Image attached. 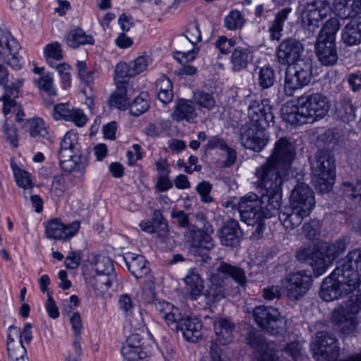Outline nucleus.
Masks as SVG:
<instances>
[{
	"mask_svg": "<svg viewBox=\"0 0 361 361\" xmlns=\"http://www.w3.org/2000/svg\"><path fill=\"white\" fill-rule=\"evenodd\" d=\"M155 306L169 328L180 333L186 341L196 343L202 338V323L199 319L183 317L178 308L165 301H159Z\"/></svg>",
	"mask_w": 361,
	"mask_h": 361,
	"instance_id": "obj_1",
	"label": "nucleus"
},
{
	"mask_svg": "<svg viewBox=\"0 0 361 361\" xmlns=\"http://www.w3.org/2000/svg\"><path fill=\"white\" fill-rule=\"evenodd\" d=\"M296 155L293 145L286 137H281L275 143L274 149L266 164L257 169L255 175L263 171L265 173L272 172L271 178H280L285 180L293 160Z\"/></svg>",
	"mask_w": 361,
	"mask_h": 361,
	"instance_id": "obj_2",
	"label": "nucleus"
},
{
	"mask_svg": "<svg viewBox=\"0 0 361 361\" xmlns=\"http://www.w3.org/2000/svg\"><path fill=\"white\" fill-rule=\"evenodd\" d=\"M272 172L265 173L261 171L257 173L258 185L266 190V193L259 197L262 201V218H270L276 214L279 215L281 201V185L284 180L280 178H271Z\"/></svg>",
	"mask_w": 361,
	"mask_h": 361,
	"instance_id": "obj_3",
	"label": "nucleus"
},
{
	"mask_svg": "<svg viewBox=\"0 0 361 361\" xmlns=\"http://www.w3.org/2000/svg\"><path fill=\"white\" fill-rule=\"evenodd\" d=\"M329 107V101L324 95L319 93L305 94L298 99L295 121L299 124L313 123L324 118Z\"/></svg>",
	"mask_w": 361,
	"mask_h": 361,
	"instance_id": "obj_4",
	"label": "nucleus"
},
{
	"mask_svg": "<svg viewBox=\"0 0 361 361\" xmlns=\"http://www.w3.org/2000/svg\"><path fill=\"white\" fill-rule=\"evenodd\" d=\"M313 181L322 193L329 192L336 176L335 159L330 152L318 150L311 161Z\"/></svg>",
	"mask_w": 361,
	"mask_h": 361,
	"instance_id": "obj_5",
	"label": "nucleus"
},
{
	"mask_svg": "<svg viewBox=\"0 0 361 361\" xmlns=\"http://www.w3.org/2000/svg\"><path fill=\"white\" fill-rule=\"evenodd\" d=\"M217 271L218 273L212 274L210 286L206 293L207 297L212 302L219 301L226 296L225 279L221 278L219 274L231 277L241 286L246 283L245 272L240 268L223 262L217 268Z\"/></svg>",
	"mask_w": 361,
	"mask_h": 361,
	"instance_id": "obj_6",
	"label": "nucleus"
},
{
	"mask_svg": "<svg viewBox=\"0 0 361 361\" xmlns=\"http://www.w3.org/2000/svg\"><path fill=\"white\" fill-rule=\"evenodd\" d=\"M348 281V279H343L340 269L336 268L322 281L319 297L324 301L331 302L353 292L357 288Z\"/></svg>",
	"mask_w": 361,
	"mask_h": 361,
	"instance_id": "obj_7",
	"label": "nucleus"
},
{
	"mask_svg": "<svg viewBox=\"0 0 361 361\" xmlns=\"http://www.w3.org/2000/svg\"><path fill=\"white\" fill-rule=\"evenodd\" d=\"M252 316L257 326L271 334H276L287 329V320L276 308L259 305L252 310Z\"/></svg>",
	"mask_w": 361,
	"mask_h": 361,
	"instance_id": "obj_8",
	"label": "nucleus"
},
{
	"mask_svg": "<svg viewBox=\"0 0 361 361\" xmlns=\"http://www.w3.org/2000/svg\"><path fill=\"white\" fill-rule=\"evenodd\" d=\"M195 219L197 222L202 225L200 228L195 225L190 226L186 233L188 240L190 241L191 245L194 248L212 250L215 246L212 237L214 231L212 224L206 221L205 215L202 212L196 213Z\"/></svg>",
	"mask_w": 361,
	"mask_h": 361,
	"instance_id": "obj_9",
	"label": "nucleus"
},
{
	"mask_svg": "<svg viewBox=\"0 0 361 361\" xmlns=\"http://www.w3.org/2000/svg\"><path fill=\"white\" fill-rule=\"evenodd\" d=\"M293 71L286 72L284 90L288 96H292L295 90L308 85L311 80L312 61L310 59L299 61L294 64Z\"/></svg>",
	"mask_w": 361,
	"mask_h": 361,
	"instance_id": "obj_10",
	"label": "nucleus"
},
{
	"mask_svg": "<svg viewBox=\"0 0 361 361\" xmlns=\"http://www.w3.org/2000/svg\"><path fill=\"white\" fill-rule=\"evenodd\" d=\"M286 294L291 300H298L303 297L312 285V276L309 271L290 273L281 280Z\"/></svg>",
	"mask_w": 361,
	"mask_h": 361,
	"instance_id": "obj_11",
	"label": "nucleus"
},
{
	"mask_svg": "<svg viewBox=\"0 0 361 361\" xmlns=\"http://www.w3.org/2000/svg\"><path fill=\"white\" fill-rule=\"evenodd\" d=\"M247 118L246 122L260 128H267L269 123H274L272 106L268 99L252 100L247 107Z\"/></svg>",
	"mask_w": 361,
	"mask_h": 361,
	"instance_id": "obj_12",
	"label": "nucleus"
},
{
	"mask_svg": "<svg viewBox=\"0 0 361 361\" xmlns=\"http://www.w3.org/2000/svg\"><path fill=\"white\" fill-rule=\"evenodd\" d=\"M265 128L245 123L239 128V140L241 145L247 149L260 152L267 144L269 137Z\"/></svg>",
	"mask_w": 361,
	"mask_h": 361,
	"instance_id": "obj_13",
	"label": "nucleus"
},
{
	"mask_svg": "<svg viewBox=\"0 0 361 361\" xmlns=\"http://www.w3.org/2000/svg\"><path fill=\"white\" fill-rule=\"evenodd\" d=\"M336 268L340 269L343 279H348V283L359 287L361 283V248L349 252Z\"/></svg>",
	"mask_w": 361,
	"mask_h": 361,
	"instance_id": "obj_14",
	"label": "nucleus"
},
{
	"mask_svg": "<svg viewBox=\"0 0 361 361\" xmlns=\"http://www.w3.org/2000/svg\"><path fill=\"white\" fill-rule=\"evenodd\" d=\"M262 201L255 193H248L241 197L238 202L241 220L247 225H255L262 219Z\"/></svg>",
	"mask_w": 361,
	"mask_h": 361,
	"instance_id": "obj_15",
	"label": "nucleus"
},
{
	"mask_svg": "<svg viewBox=\"0 0 361 361\" xmlns=\"http://www.w3.org/2000/svg\"><path fill=\"white\" fill-rule=\"evenodd\" d=\"M304 47L298 39L288 38L282 41L276 50L277 60L282 65L295 64L299 61L305 60L302 58Z\"/></svg>",
	"mask_w": 361,
	"mask_h": 361,
	"instance_id": "obj_16",
	"label": "nucleus"
},
{
	"mask_svg": "<svg viewBox=\"0 0 361 361\" xmlns=\"http://www.w3.org/2000/svg\"><path fill=\"white\" fill-rule=\"evenodd\" d=\"M311 350L315 356H322L330 361L338 356L339 348L336 338L330 333L319 332L315 340L311 343Z\"/></svg>",
	"mask_w": 361,
	"mask_h": 361,
	"instance_id": "obj_17",
	"label": "nucleus"
},
{
	"mask_svg": "<svg viewBox=\"0 0 361 361\" xmlns=\"http://www.w3.org/2000/svg\"><path fill=\"white\" fill-rule=\"evenodd\" d=\"M20 44L6 29L0 28V60L6 61L14 68H20L17 56Z\"/></svg>",
	"mask_w": 361,
	"mask_h": 361,
	"instance_id": "obj_18",
	"label": "nucleus"
},
{
	"mask_svg": "<svg viewBox=\"0 0 361 361\" xmlns=\"http://www.w3.org/2000/svg\"><path fill=\"white\" fill-rule=\"evenodd\" d=\"M290 206L301 209L304 214H310L315 200L312 189L304 183H298L292 190Z\"/></svg>",
	"mask_w": 361,
	"mask_h": 361,
	"instance_id": "obj_19",
	"label": "nucleus"
},
{
	"mask_svg": "<svg viewBox=\"0 0 361 361\" xmlns=\"http://www.w3.org/2000/svg\"><path fill=\"white\" fill-rule=\"evenodd\" d=\"M247 342L256 352L257 361H279L276 355L274 344L267 343L260 334L250 331L247 336Z\"/></svg>",
	"mask_w": 361,
	"mask_h": 361,
	"instance_id": "obj_20",
	"label": "nucleus"
},
{
	"mask_svg": "<svg viewBox=\"0 0 361 361\" xmlns=\"http://www.w3.org/2000/svg\"><path fill=\"white\" fill-rule=\"evenodd\" d=\"M331 11V2L327 0L314 1L308 5L302 16V23L308 27H317L321 20Z\"/></svg>",
	"mask_w": 361,
	"mask_h": 361,
	"instance_id": "obj_21",
	"label": "nucleus"
},
{
	"mask_svg": "<svg viewBox=\"0 0 361 361\" xmlns=\"http://www.w3.org/2000/svg\"><path fill=\"white\" fill-rule=\"evenodd\" d=\"M80 221L66 225L59 219L49 221L46 226L47 237L55 240H66L75 235L80 228Z\"/></svg>",
	"mask_w": 361,
	"mask_h": 361,
	"instance_id": "obj_22",
	"label": "nucleus"
},
{
	"mask_svg": "<svg viewBox=\"0 0 361 361\" xmlns=\"http://www.w3.org/2000/svg\"><path fill=\"white\" fill-rule=\"evenodd\" d=\"M331 319L344 334L353 331L358 323L356 315L348 308L343 307L336 308L332 312Z\"/></svg>",
	"mask_w": 361,
	"mask_h": 361,
	"instance_id": "obj_23",
	"label": "nucleus"
},
{
	"mask_svg": "<svg viewBox=\"0 0 361 361\" xmlns=\"http://www.w3.org/2000/svg\"><path fill=\"white\" fill-rule=\"evenodd\" d=\"M315 49L319 60L324 66L334 65L337 61L335 41L324 39L322 36H318Z\"/></svg>",
	"mask_w": 361,
	"mask_h": 361,
	"instance_id": "obj_24",
	"label": "nucleus"
},
{
	"mask_svg": "<svg viewBox=\"0 0 361 361\" xmlns=\"http://www.w3.org/2000/svg\"><path fill=\"white\" fill-rule=\"evenodd\" d=\"M54 116L56 119L63 118L73 121L77 126L82 127L86 123L87 118L82 110L70 108L66 104H60L54 108Z\"/></svg>",
	"mask_w": 361,
	"mask_h": 361,
	"instance_id": "obj_25",
	"label": "nucleus"
},
{
	"mask_svg": "<svg viewBox=\"0 0 361 361\" xmlns=\"http://www.w3.org/2000/svg\"><path fill=\"white\" fill-rule=\"evenodd\" d=\"M341 39L348 47L361 44V16L350 19L342 30Z\"/></svg>",
	"mask_w": 361,
	"mask_h": 361,
	"instance_id": "obj_26",
	"label": "nucleus"
},
{
	"mask_svg": "<svg viewBox=\"0 0 361 361\" xmlns=\"http://www.w3.org/2000/svg\"><path fill=\"white\" fill-rule=\"evenodd\" d=\"M123 357L128 361H137L147 357L140 344L139 335L133 334L128 337L121 348Z\"/></svg>",
	"mask_w": 361,
	"mask_h": 361,
	"instance_id": "obj_27",
	"label": "nucleus"
},
{
	"mask_svg": "<svg viewBox=\"0 0 361 361\" xmlns=\"http://www.w3.org/2000/svg\"><path fill=\"white\" fill-rule=\"evenodd\" d=\"M124 259L129 271L135 278L142 279L149 274V263L143 256L128 253Z\"/></svg>",
	"mask_w": 361,
	"mask_h": 361,
	"instance_id": "obj_28",
	"label": "nucleus"
},
{
	"mask_svg": "<svg viewBox=\"0 0 361 361\" xmlns=\"http://www.w3.org/2000/svg\"><path fill=\"white\" fill-rule=\"evenodd\" d=\"M241 230L237 221L231 219L221 228L219 238L223 245L235 246L239 243Z\"/></svg>",
	"mask_w": 361,
	"mask_h": 361,
	"instance_id": "obj_29",
	"label": "nucleus"
},
{
	"mask_svg": "<svg viewBox=\"0 0 361 361\" xmlns=\"http://www.w3.org/2000/svg\"><path fill=\"white\" fill-rule=\"evenodd\" d=\"M335 114L343 122L349 123L355 118V107L352 99L346 95H341L334 102Z\"/></svg>",
	"mask_w": 361,
	"mask_h": 361,
	"instance_id": "obj_30",
	"label": "nucleus"
},
{
	"mask_svg": "<svg viewBox=\"0 0 361 361\" xmlns=\"http://www.w3.org/2000/svg\"><path fill=\"white\" fill-rule=\"evenodd\" d=\"M335 11L342 19H353L361 16V4L359 0H338Z\"/></svg>",
	"mask_w": 361,
	"mask_h": 361,
	"instance_id": "obj_31",
	"label": "nucleus"
},
{
	"mask_svg": "<svg viewBox=\"0 0 361 361\" xmlns=\"http://www.w3.org/2000/svg\"><path fill=\"white\" fill-rule=\"evenodd\" d=\"M90 283L95 290L105 293L110 288L117 285V277L114 269L111 271L95 274L90 280Z\"/></svg>",
	"mask_w": 361,
	"mask_h": 361,
	"instance_id": "obj_32",
	"label": "nucleus"
},
{
	"mask_svg": "<svg viewBox=\"0 0 361 361\" xmlns=\"http://www.w3.org/2000/svg\"><path fill=\"white\" fill-rule=\"evenodd\" d=\"M310 214H304V212L295 207L286 208L284 211L279 213V220L286 229H293L299 226L303 218L309 216Z\"/></svg>",
	"mask_w": 361,
	"mask_h": 361,
	"instance_id": "obj_33",
	"label": "nucleus"
},
{
	"mask_svg": "<svg viewBox=\"0 0 361 361\" xmlns=\"http://www.w3.org/2000/svg\"><path fill=\"white\" fill-rule=\"evenodd\" d=\"M171 116L176 121H190L197 116V113L191 101L182 99L177 101Z\"/></svg>",
	"mask_w": 361,
	"mask_h": 361,
	"instance_id": "obj_34",
	"label": "nucleus"
},
{
	"mask_svg": "<svg viewBox=\"0 0 361 361\" xmlns=\"http://www.w3.org/2000/svg\"><path fill=\"white\" fill-rule=\"evenodd\" d=\"M29 133L31 137L35 138L36 141L44 145L51 142L49 132L45 126L44 122L39 118H32L28 121Z\"/></svg>",
	"mask_w": 361,
	"mask_h": 361,
	"instance_id": "obj_35",
	"label": "nucleus"
},
{
	"mask_svg": "<svg viewBox=\"0 0 361 361\" xmlns=\"http://www.w3.org/2000/svg\"><path fill=\"white\" fill-rule=\"evenodd\" d=\"M184 281L191 299L196 300L202 294L204 288L203 281L195 269L190 270L188 275L185 277Z\"/></svg>",
	"mask_w": 361,
	"mask_h": 361,
	"instance_id": "obj_36",
	"label": "nucleus"
},
{
	"mask_svg": "<svg viewBox=\"0 0 361 361\" xmlns=\"http://www.w3.org/2000/svg\"><path fill=\"white\" fill-rule=\"evenodd\" d=\"M23 78L9 80L8 71L4 66L0 65V85L4 87L7 94H13L14 97H17L18 89L23 85Z\"/></svg>",
	"mask_w": 361,
	"mask_h": 361,
	"instance_id": "obj_37",
	"label": "nucleus"
},
{
	"mask_svg": "<svg viewBox=\"0 0 361 361\" xmlns=\"http://www.w3.org/2000/svg\"><path fill=\"white\" fill-rule=\"evenodd\" d=\"M78 140L76 134L71 132L67 133L61 143L59 157L67 158V157H70V154L80 153Z\"/></svg>",
	"mask_w": 361,
	"mask_h": 361,
	"instance_id": "obj_38",
	"label": "nucleus"
},
{
	"mask_svg": "<svg viewBox=\"0 0 361 361\" xmlns=\"http://www.w3.org/2000/svg\"><path fill=\"white\" fill-rule=\"evenodd\" d=\"M233 70L238 71L244 69L252 61V56L248 49L237 47L235 48L231 57Z\"/></svg>",
	"mask_w": 361,
	"mask_h": 361,
	"instance_id": "obj_39",
	"label": "nucleus"
},
{
	"mask_svg": "<svg viewBox=\"0 0 361 361\" xmlns=\"http://www.w3.org/2000/svg\"><path fill=\"white\" fill-rule=\"evenodd\" d=\"M66 39L68 45L72 48H77L84 44H93L94 43L93 37L91 35H87L82 30L79 28L71 31Z\"/></svg>",
	"mask_w": 361,
	"mask_h": 361,
	"instance_id": "obj_40",
	"label": "nucleus"
},
{
	"mask_svg": "<svg viewBox=\"0 0 361 361\" xmlns=\"http://www.w3.org/2000/svg\"><path fill=\"white\" fill-rule=\"evenodd\" d=\"M309 264L313 270L314 276L317 277L326 272L327 269L332 264L320 250H315L312 257L310 258Z\"/></svg>",
	"mask_w": 361,
	"mask_h": 361,
	"instance_id": "obj_41",
	"label": "nucleus"
},
{
	"mask_svg": "<svg viewBox=\"0 0 361 361\" xmlns=\"http://www.w3.org/2000/svg\"><path fill=\"white\" fill-rule=\"evenodd\" d=\"M88 262L92 269L95 271V274L111 271L114 269L112 261L101 255L91 254L88 257Z\"/></svg>",
	"mask_w": 361,
	"mask_h": 361,
	"instance_id": "obj_42",
	"label": "nucleus"
},
{
	"mask_svg": "<svg viewBox=\"0 0 361 361\" xmlns=\"http://www.w3.org/2000/svg\"><path fill=\"white\" fill-rule=\"evenodd\" d=\"M347 248L345 240L340 239L331 244H327L323 246L320 251L330 260L331 263L341 255Z\"/></svg>",
	"mask_w": 361,
	"mask_h": 361,
	"instance_id": "obj_43",
	"label": "nucleus"
},
{
	"mask_svg": "<svg viewBox=\"0 0 361 361\" xmlns=\"http://www.w3.org/2000/svg\"><path fill=\"white\" fill-rule=\"evenodd\" d=\"M111 99L113 106L119 109H126L130 103L126 85L118 82L116 90L112 93Z\"/></svg>",
	"mask_w": 361,
	"mask_h": 361,
	"instance_id": "obj_44",
	"label": "nucleus"
},
{
	"mask_svg": "<svg viewBox=\"0 0 361 361\" xmlns=\"http://www.w3.org/2000/svg\"><path fill=\"white\" fill-rule=\"evenodd\" d=\"M340 26L341 24L338 18L331 17L325 22L319 36H322L324 39L335 41L336 35Z\"/></svg>",
	"mask_w": 361,
	"mask_h": 361,
	"instance_id": "obj_45",
	"label": "nucleus"
},
{
	"mask_svg": "<svg viewBox=\"0 0 361 361\" xmlns=\"http://www.w3.org/2000/svg\"><path fill=\"white\" fill-rule=\"evenodd\" d=\"M291 8H285L280 11L276 16V18L269 28L271 37L272 39H279L281 32L283 30V22L286 20Z\"/></svg>",
	"mask_w": 361,
	"mask_h": 361,
	"instance_id": "obj_46",
	"label": "nucleus"
},
{
	"mask_svg": "<svg viewBox=\"0 0 361 361\" xmlns=\"http://www.w3.org/2000/svg\"><path fill=\"white\" fill-rule=\"evenodd\" d=\"M80 153L70 154V157H67V158L59 157L62 170L68 173L80 171Z\"/></svg>",
	"mask_w": 361,
	"mask_h": 361,
	"instance_id": "obj_47",
	"label": "nucleus"
},
{
	"mask_svg": "<svg viewBox=\"0 0 361 361\" xmlns=\"http://www.w3.org/2000/svg\"><path fill=\"white\" fill-rule=\"evenodd\" d=\"M15 180L17 185L24 189H32L33 184L32 183L30 175L26 171L18 167L15 163H11Z\"/></svg>",
	"mask_w": 361,
	"mask_h": 361,
	"instance_id": "obj_48",
	"label": "nucleus"
},
{
	"mask_svg": "<svg viewBox=\"0 0 361 361\" xmlns=\"http://www.w3.org/2000/svg\"><path fill=\"white\" fill-rule=\"evenodd\" d=\"M275 78V73L272 68L262 67L259 72V85L263 89H268L274 84Z\"/></svg>",
	"mask_w": 361,
	"mask_h": 361,
	"instance_id": "obj_49",
	"label": "nucleus"
},
{
	"mask_svg": "<svg viewBox=\"0 0 361 361\" xmlns=\"http://www.w3.org/2000/svg\"><path fill=\"white\" fill-rule=\"evenodd\" d=\"M225 27L231 30L240 29L244 24V18L238 11L233 10L224 18Z\"/></svg>",
	"mask_w": 361,
	"mask_h": 361,
	"instance_id": "obj_50",
	"label": "nucleus"
},
{
	"mask_svg": "<svg viewBox=\"0 0 361 361\" xmlns=\"http://www.w3.org/2000/svg\"><path fill=\"white\" fill-rule=\"evenodd\" d=\"M159 218L157 219L156 226L153 233L156 234V238L161 243H166L169 237V231L168 224L161 214L159 213Z\"/></svg>",
	"mask_w": 361,
	"mask_h": 361,
	"instance_id": "obj_51",
	"label": "nucleus"
},
{
	"mask_svg": "<svg viewBox=\"0 0 361 361\" xmlns=\"http://www.w3.org/2000/svg\"><path fill=\"white\" fill-rule=\"evenodd\" d=\"M44 53L47 60L51 66H54L52 59L59 61L63 58L61 45L57 42L47 44L44 49Z\"/></svg>",
	"mask_w": 361,
	"mask_h": 361,
	"instance_id": "obj_52",
	"label": "nucleus"
},
{
	"mask_svg": "<svg viewBox=\"0 0 361 361\" xmlns=\"http://www.w3.org/2000/svg\"><path fill=\"white\" fill-rule=\"evenodd\" d=\"M195 99L200 107L208 110L212 109L216 106V100L212 94L204 91L196 92Z\"/></svg>",
	"mask_w": 361,
	"mask_h": 361,
	"instance_id": "obj_53",
	"label": "nucleus"
},
{
	"mask_svg": "<svg viewBox=\"0 0 361 361\" xmlns=\"http://www.w3.org/2000/svg\"><path fill=\"white\" fill-rule=\"evenodd\" d=\"M131 73L130 66H128L126 63H118L115 69V80H116V84L118 82H122L123 85H126V78L134 77Z\"/></svg>",
	"mask_w": 361,
	"mask_h": 361,
	"instance_id": "obj_54",
	"label": "nucleus"
},
{
	"mask_svg": "<svg viewBox=\"0 0 361 361\" xmlns=\"http://www.w3.org/2000/svg\"><path fill=\"white\" fill-rule=\"evenodd\" d=\"M149 106L148 101L142 96H138L135 98L133 102L131 104L130 113L135 116H139L146 112Z\"/></svg>",
	"mask_w": 361,
	"mask_h": 361,
	"instance_id": "obj_55",
	"label": "nucleus"
},
{
	"mask_svg": "<svg viewBox=\"0 0 361 361\" xmlns=\"http://www.w3.org/2000/svg\"><path fill=\"white\" fill-rule=\"evenodd\" d=\"M185 36L193 45L201 41V32L197 22H192L187 25Z\"/></svg>",
	"mask_w": 361,
	"mask_h": 361,
	"instance_id": "obj_56",
	"label": "nucleus"
},
{
	"mask_svg": "<svg viewBox=\"0 0 361 361\" xmlns=\"http://www.w3.org/2000/svg\"><path fill=\"white\" fill-rule=\"evenodd\" d=\"M37 87L39 90L45 92L49 96L56 94V91L53 87V78L49 73L42 75L37 81Z\"/></svg>",
	"mask_w": 361,
	"mask_h": 361,
	"instance_id": "obj_57",
	"label": "nucleus"
},
{
	"mask_svg": "<svg viewBox=\"0 0 361 361\" xmlns=\"http://www.w3.org/2000/svg\"><path fill=\"white\" fill-rule=\"evenodd\" d=\"M64 183L65 180L61 176H57L54 178L51 188L53 198H59L63 195Z\"/></svg>",
	"mask_w": 361,
	"mask_h": 361,
	"instance_id": "obj_58",
	"label": "nucleus"
},
{
	"mask_svg": "<svg viewBox=\"0 0 361 361\" xmlns=\"http://www.w3.org/2000/svg\"><path fill=\"white\" fill-rule=\"evenodd\" d=\"M148 66V59L145 56H140L131 63V74L135 76L142 73Z\"/></svg>",
	"mask_w": 361,
	"mask_h": 361,
	"instance_id": "obj_59",
	"label": "nucleus"
},
{
	"mask_svg": "<svg viewBox=\"0 0 361 361\" xmlns=\"http://www.w3.org/2000/svg\"><path fill=\"white\" fill-rule=\"evenodd\" d=\"M3 130L6 135V140L13 147H18V139L17 135V130L13 126H10L7 123H5L3 127Z\"/></svg>",
	"mask_w": 361,
	"mask_h": 361,
	"instance_id": "obj_60",
	"label": "nucleus"
},
{
	"mask_svg": "<svg viewBox=\"0 0 361 361\" xmlns=\"http://www.w3.org/2000/svg\"><path fill=\"white\" fill-rule=\"evenodd\" d=\"M344 192L345 196L351 200H357V203L361 205V192L356 186L350 183H343Z\"/></svg>",
	"mask_w": 361,
	"mask_h": 361,
	"instance_id": "obj_61",
	"label": "nucleus"
},
{
	"mask_svg": "<svg viewBox=\"0 0 361 361\" xmlns=\"http://www.w3.org/2000/svg\"><path fill=\"white\" fill-rule=\"evenodd\" d=\"M171 216L176 219L179 226L185 228L189 226L188 214L184 211L173 209L171 212Z\"/></svg>",
	"mask_w": 361,
	"mask_h": 361,
	"instance_id": "obj_62",
	"label": "nucleus"
},
{
	"mask_svg": "<svg viewBox=\"0 0 361 361\" xmlns=\"http://www.w3.org/2000/svg\"><path fill=\"white\" fill-rule=\"evenodd\" d=\"M211 189L212 185L206 181L200 183L197 186V190L201 195L202 201L205 202H210L212 201V198L209 196Z\"/></svg>",
	"mask_w": 361,
	"mask_h": 361,
	"instance_id": "obj_63",
	"label": "nucleus"
},
{
	"mask_svg": "<svg viewBox=\"0 0 361 361\" xmlns=\"http://www.w3.org/2000/svg\"><path fill=\"white\" fill-rule=\"evenodd\" d=\"M348 308L355 315L360 312L361 310V293H359V291L356 295H353L350 297Z\"/></svg>",
	"mask_w": 361,
	"mask_h": 361,
	"instance_id": "obj_64",
	"label": "nucleus"
}]
</instances>
